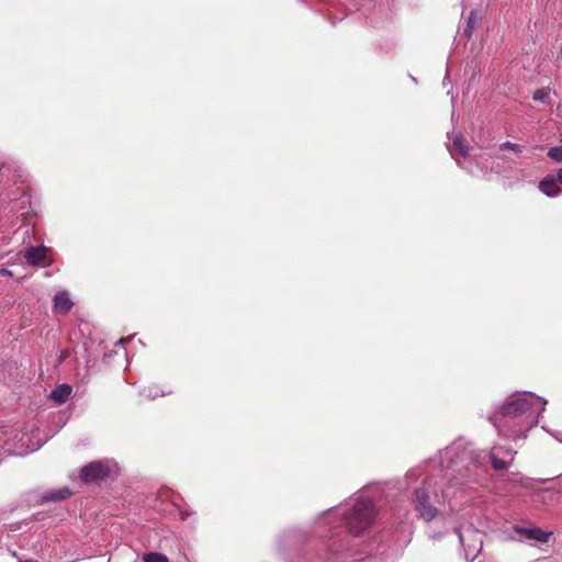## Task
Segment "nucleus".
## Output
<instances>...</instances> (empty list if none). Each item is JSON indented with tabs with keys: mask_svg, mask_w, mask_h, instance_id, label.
Wrapping results in <instances>:
<instances>
[{
	"mask_svg": "<svg viewBox=\"0 0 562 562\" xmlns=\"http://www.w3.org/2000/svg\"><path fill=\"white\" fill-rule=\"evenodd\" d=\"M24 258L27 261V263L32 266L40 265L44 261L46 258V247L44 246H30L25 249Z\"/></svg>",
	"mask_w": 562,
	"mask_h": 562,
	"instance_id": "obj_9",
	"label": "nucleus"
},
{
	"mask_svg": "<svg viewBox=\"0 0 562 562\" xmlns=\"http://www.w3.org/2000/svg\"><path fill=\"white\" fill-rule=\"evenodd\" d=\"M479 20L480 18L477 15V12L472 10L468 16L467 25L464 27V34L468 38L472 36Z\"/></svg>",
	"mask_w": 562,
	"mask_h": 562,
	"instance_id": "obj_14",
	"label": "nucleus"
},
{
	"mask_svg": "<svg viewBox=\"0 0 562 562\" xmlns=\"http://www.w3.org/2000/svg\"><path fill=\"white\" fill-rule=\"evenodd\" d=\"M510 482L515 483V484H518V485H521L524 486L525 485V481L526 479L518 475V474H510L509 479H508Z\"/></svg>",
	"mask_w": 562,
	"mask_h": 562,
	"instance_id": "obj_20",
	"label": "nucleus"
},
{
	"mask_svg": "<svg viewBox=\"0 0 562 562\" xmlns=\"http://www.w3.org/2000/svg\"><path fill=\"white\" fill-rule=\"evenodd\" d=\"M469 532L471 533V536H473L474 538L477 537V531L476 530H469Z\"/></svg>",
	"mask_w": 562,
	"mask_h": 562,
	"instance_id": "obj_25",
	"label": "nucleus"
},
{
	"mask_svg": "<svg viewBox=\"0 0 562 562\" xmlns=\"http://www.w3.org/2000/svg\"><path fill=\"white\" fill-rule=\"evenodd\" d=\"M558 182V178L555 179L552 176H548L540 181L539 190L547 196L554 198L560 193V187Z\"/></svg>",
	"mask_w": 562,
	"mask_h": 562,
	"instance_id": "obj_10",
	"label": "nucleus"
},
{
	"mask_svg": "<svg viewBox=\"0 0 562 562\" xmlns=\"http://www.w3.org/2000/svg\"><path fill=\"white\" fill-rule=\"evenodd\" d=\"M71 492L68 487H61L58 490L47 492L43 498L46 502H56L68 498Z\"/></svg>",
	"mask_w": 562,
	"mask_h": 562,
	"instance_id": "obj_13",
	"label": "nucleus"
},
{
	"mask_svg": "<svg viewBox=\"0 0 562 562\" xmlns=\"http://www.w3.org/2000/svg\"><path fill=\"white\" fill-rule=\"evenodd\" d=\"M548 156L557 162H562V146H555L550 148L548 151Z\"/></svg>",
	"mask_w": 562,
	"mask_h": 562,
	"instance_id": "obj_18",
	"label": "nucleus"
},
{
	"mask_svg": "<svg viewBox=\"0 0 562 562\" xmlns=\"http://www.w3.org/2000/svg\"><path fill=\"white\" fill-rule=\"evenodd\" d=\"M515 454L516 451L510 447L494 446L488 453V458L492 462L493 469L505 470L512 465Z\"/></svg>",
	"mask_w": 562,
	"mask_h": 562,
	"instance_id": "obj_5",
	"label": "nucleus"
},
{
	"mask_svg": "<svg viewBox=\"0 0 562 562\" xmlns=\"http://www.w3.org/2000/svg\"><path fill=\"white\" fill-rule=\"evenodd\" d=\"M501 150H513L515 153H521L522 146L512 143V142H504L499 145Z\"/></svg>",
	"mask_w": 562,
	"mask_h": 562,
	"instance_id": "obj_19",
	"label": "nucleus"
},
{
	"mask_svg": "<svg viewBox=\"0 0 562 562\" xmlns=\"http://www.w3.org/2000/svg\"><path fill=\"white\" fill-rule=\"evenodd\" d=\"M453 158L456 159L457 165L461 166V162L459 161V159H457L456 156Z\"/></svg>",
	"mask_w": 562,
	"mask_h": 562,
	"instance_id": "obj_27",
	"label": "nucleus"
},
{
	"mask_svg": "<svg viewBox=\"0 0 562 562\" xmlns=\"http://www.w3.org/2000/svg\"><path fill=\"white\" fill-rule=\"evenodd\" d=\"M144 562H169L167 555L158 552H149L144 554Z\"/></svg>",
	"mask_w": 562,
	"mask_h": 562,
	"instance_id": "obj_16",
	"label": "nucleus"
},
{
	"mask_svg": "<svg viewBox=\"0 0 562 562\" xmlns=\"http://www.w3.org/2000/svg\"><path fill=\"white\" fill-rule=\"evenodd\" d=\"M110 474V468L106 462L93 461L80 471V479L85 483H92L103 480Z\"/></svg>",
	"mask_w": 562,
	"mask_h": 562,
	"instance_id": "obj_6",
	"label": "nucleus"
},
{
	"mask_svg": "<svg viewBox=\"0 0 562 562\" xmlns=\"http://www.w3.org/2000/svg\"><path fill=\"white\" fill-rule=\"evenodd\" d=\"M557 178H558V181H559L560 183H562V168H560V169L558 170Z\"/></svg>",
	"mask_w": 562,
	"mask_h": 562,
	"instance_id": "obj_24",
	"label": "nucleus"
},
{
	"mask_svg": "<svg viewBox=\"0 0 562 562\" xmlns=\"http://www.w3.org/2000/svg\"><path fill=\"white\" fill-rule=\"evenodd\" d=\"M453 158L456 159L457 165L461 166V162L459 161V159H457L456 156Z\"/></svg>",
	"mask_w": 562,
	"mask_h": 562,
	"instance_id": "obj_29",
	"label": "nucleus"
},
{
	"mask_svg": "<svg viewBox=\"0 0 562 562\" xmlns=\"http://www.w3.org/2000/svg\"><path fill=\"white\" fill-rule=\"evenodd\" d=\"M453 158L456 159L457 165L461 166V162L459 161V159H457L456 156Z\"/></svg>",
	"mask_w": 562,
	"mask_h": 562,
	"instance_id": "obj_28",
	"label": "nucleus"
},
{
	"mask_svg": "<svg viewBox=\"0 0 562 562\" xmlns=\"http://www.w3.org/2000/svg\"><path fill=\"white\" fill-rule=\"evenodd\" d=\"M542 501L544 502L548 497L550 501H553L557 497V493L551 490H543L542 492Z\"/></svg>",
	"mask_w": 562,
	"mask_h": 562,
	"instance_id": "obj_21",
	"label": "nucleus"
},
{
	"mask_svg": "<svg viewBox=\"0 0 562 562\" xmlns=\"http://www.w3.org/2000/svg\"><path fill=\"white\" fill-rule=\"evenodd\" d=\"M561 142H562V134H561Z\"/></svg>",
	"mask_w": 562,
	"mask_h": 562,
	"instance_id": "obj_31",
	"label": "nucleus"
},
{
	"mask_svg": "<svg viewBox=\"0 0 562 562\" xmlns=\"http://www.w3.org/2000/svg\"><path fill=\"white\" fill-rule=\"evenodd\" d=\"M53 307L56 313L67 314L72 308V301L66 291L57 292L53 299Z\"/></svg>",
	"mask_w": 562,
	"mask_h": 562,
	"instance_id": "obj_8",
	"label": "nucleus"
},
{
	"mask_svg": "<svg viewBox=\"0 0 562 562\" xmlns=\"http://www.w3.org/2000/svg\"><path fill=\"white\" fill-rule=\"evenodd\" d=\"M0 274H2V276H12V272L10 270H7V269H0Z\"/></svg>",
	"mask_w": 562,
	"mask_h": 562,
	"instance_id": "obj_22",
	"label": "nucleus"
},
{
	"mask_svg": "<svg viewBox=\"0 0 562 562\" xmlns=\"http://www.w3.org/2000/svg\"><path fill=\"white\" fill-rule=\"evenodd\" d=\"M448 149L452 157H454V155H459L465 158L469 151L467 140L461 134L454 136L452 144L448 147Z\"/></svg>",
	"mask_w": 562,
	"mask_h": 562,
	"instance_id": "obj_11",
	"label": "nucleus"
},
{
	"mask_svg": "<svg viewBox=\"0 0 562 562\" xmlns=\"http://www.w3.org/2000/svg\"><path fill=\"white\" fill-rule=\"evenodd\" d=\"M431 492L432 497L435 499V503L441 504L447 498H450L453 496V494L450 492V486H447L446 488H441V492H439L436 488H432L431 481L426 482L423 487L416 488L414 492L413 503L415 506V509L419 513V516L426 520L430 521L432 520L437 514L438 510L435 506L430 505V495Z\"/></svg>",
	"mask_w": 562,
	"mask_h": 562,
	"instance_id": "obj_4",
	"label": "nucleus"
},
{
	"mask_svg": "<svg viewBox=\"0 0 562 562\" xmlns=\"http://www.w3.org/2000/svg\"><path fill=\"white\" fill-rule=\"evenodd\" d=\"M72 392V387L68 384H60L56 386L49 394V397L57 404H63L67 401Z\"/></svg>",
	"mask_w": 562,
	"mask_h": 562,
	"instance_id": "obj_12",
	"label": "nucleus"
},
{
	"mask_svg": "<svg viewBox=\"0 0 562 562\" xmlns=\"http://www.w3.org/2000/svg\"><path fill=\"white\" fill-rule=\"evenodd\" d=\"M460 448V443H454L441 452V465L445 467L443 479L449 482V485L460 484L465 477H470L472 468H476L471 453L468 451L459 453Z\"/></svg>",
	"mask_w": 562,
	"mask_h": 562,
	"instance_id": "obj_3",
	"label": "nucleus"
},
{
	"mask_svg": "<svg viewBox=\"0 0 562 562\" xmlns=\"http://www.w3.org/2000/svg\"><path fill=\"white\" fill-rule=\"evenodd\" d=\"M130 338H126V339H121L120 340V344H124L126 340H128Z\"/></svg>",
	"mask_w": 562,
	"mask_h": 562,
	"instance_id": "obj_30",
	"label": "nucleus"
},
{
	"mask_svg": "<svg viewBox=\"0 0 562 562\" xmlns=\"http://www.w3.org/2000/svg\"><path fill=\"white\" fill-rule=\"evenodd\" d=\"M456 533L458 535V538H459V542L460 544L463 547L464 549V552H465V557L468 558L470 553H472V558L470 560V562H472L476 555V551H479V549L476 548V546L473 547V550H471V547L470 546H465L464 543V535L462 533L461 529L460 528H456L454 529Z\"/></svg>",
	"mask_w": 562,
	"mask_h": 562,
	"instance_id": "obj_15",
	"label": "nucleus"
},
{
	"mask_svg": "<svg viewBox=\"0 0 562 562\" xmlns=\"http://www.w3.org/2000/svg\"><path fill=\"white\" fill-rule=\"evenodd\" d=\"M514 530L516 533L522 536L525 539L528 540H536L541 543H547L552 535L551 531H544L539 527H520L515 526Z\"/></svg>",
	"mask_w": 562,
	"mask_h": 562,
	"instance_id": "obj_7",
	"label": "nucleus"
},
{
	"mask_svg": "<svg viewBox=\"0 0 562 562\" xmlns=\"http://www.w3.org/2000/svg\"><path fill=\"white\" fill-rule=\"evenodd\" d=\"M549 93H550V90L547 88L537 89L532 94V99L535 101L546 103V102H548Z\"/></svg>",
	"mask_w": 562,
	"mask_h": 562,
	"instance_id": "obj_17",
	"label": "nucleus"
},
{
	"mask_svg": "<svg viewBox=\"0 0 562 562\" xmlns=\"http://www.w3.org/2000/svg\"><path fill=\"white\" fill-rule=\"evenodd\" d=\"M373 517L374 504L372 499L359 496L326 513L321 524L334 525L329 529L330 532L331 529L344 528L349 533L358 536L371 525Z\"/></svg>",
	"mask_w": 562,
	"mask_h": 562,
	"instance_id": "obj_2",
	"label": "nucleus"
},
{
	"mask_svg": "<svg viewBox=\"0 0 562 562\" xmlns=\"http://www.w3.org/2000/svg\"><path fill=\"white\" fill-rule=\"evenodd\" d=\"M145 396H147L148 398H155L156 396H158V393H151V391H148V393H145Z\"/></svg>",
	"mask_w": 562,
	"mask_h": 562,
	"instance_id": "obj_23",
	"label": "nucleus"
},
{
	"mask_svg": "<svg viewBox=\"0 0 562 562\" xmlns=\"http://www.w3.org/2000/svg\"><path fill=\"white\" fill-rule=\"evenodd\" d=\"M547 401L531 392L509 395L502 405L488 414V420L498 434L507 439H525L527 432L539 423Z\"/></svg>",
	"mask_w": 562,
	"mask_h": 562,
	"instance_id": "obj_1",
	"label": "nucleus"
},
{
	"mask_svg": "<svg viewBox=\"0 0 562 562\" xmlns=\"http://www.w3.org/2000/svg\"><path fill=\"white\" fill-rule=\"evenodd\" d=\"M448 83V76L445 77L443 79V85Z\"/></svg>",
	"mask_w": 562,
	"mask_h": 562,
	"instance_id": "obj_26",
	"label": "nucleus"
}]
</instances>
